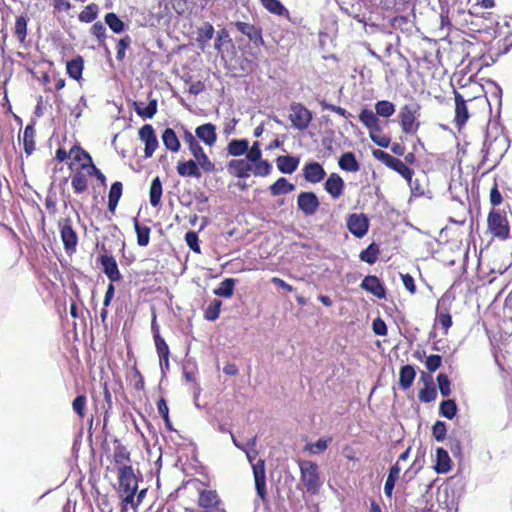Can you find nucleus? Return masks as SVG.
<instances>
[{"instance_id": "obj_39", "label": "nucleus", "mask_w": 512, "mask_h": 512, "mask_svg": "<svg viewBox=\"0 0 512 512\" xmlns=\"http://www.w3.org/2000/svg\"><path fill=\"white\" fill-rule=\"evenodd\" d=\"M380 254L379 245L375 242L370 243L364 250H362L359 254V258L361 261L373 265Z\"/></svg>"}, {"instance_id": "obj_64", "label": "nucleus", "mask_w": 512, "mask_h": 512, "mask_svg": "<svg viewBox=\"0 0 512 512\" xmlns=\"http://www.w3.org/2000/svg\"><path fill=\"white\" fill-rule=\"evenodd\" d=\"M442 364V356L438 354L429 355L426 358L425 366L428 371L435 372Z\"/></svg>"}, {"instance_id": "obj_44", "label": "nucleus", "mask_w": 512, "mask_h": 512, "mask_svg": "<svg viewBox=\"0 0 512 512\" xmlns=\"http://www.w3.org/2000/svg\"><path fill=\"white\" fill-rule=\"evenodd\" d=\"M457 412L458 407L454 399H446L440 403L439 414L442 417L452 420L457 415Z\"/></svg>"}, {"instance_id": "obj_46", "label": "nucleus", "mask_w": 512, "mask_h": 512, "mask_svg": "<svg viewBox=\"0 0 512 512\" xmlns=\"http://www.w3.org/2000/svg\"><path fill=\"white\" fill-rule=\"evenodd\" d=\"M98 13L99 6L96 3H90L80 12L78 19L83 23H91L98 17Z\"/></svg>"}, {"instance_id": "obj_5", "label": "nucleus", "mask_w": 512, "mask_h": 512, "mask_svg": "<svg viewBox=\"0 0 512 512\" xmlns=\"http://www.w3.org/2000/svg\"><path fill=\"white\" fill-rule=\"evenodd\" d=\"M230 27L246 36L253 47L259 48L265 45L261 26L244 21H234L230 23Z\"/></svg>"}, {"instance_id": "obj_61", "label": "nucleus", "mask_w": 512, "mask_h": 512, "mask_svg": "<svg viewBox=\"0 0 512 512\" xmlns=\"http://www.w3.org/2000/svg\"><path fill=\"white\" fill-rule=\"evenodd\" d=\"M369 136L371 140L379 147L387 148L390 145V137L382 134V131H372L369 133Z\"/></svg>"}, {"instance_id": "obj_17", "label": "nucleus", "mask_w": 512, "mask_h": 512, "mask_svg": "<svg viewBox=\"0 0 512 512\" xmlns=\"http://www.w3.org/2000/svg\"><path fill=\"white\" fill-rule=\"evenodd\" d=\"M303 176L309 183H319L325 178L326 172L320 163L312 161L305 164Z\"/></svg>"}, {"instance_id": "obj_13", "label": "nucleus", "mask_w": 512, "mask_h": 512, "mask_svg": "<svg viewBox=\"0 0 512 512\" xmlns=\"http://www.w3.org/2000/svg\"><path fill=\"white\" fill-rule=\"evenodd\" d=\"M253 475L255 481V490L262 500H266V472H265V462L262 459H259L255 464L252 465Z\"/></svg>"}, {"instance_id": "obj_60", "label": "nucleus", "mask_w": 512, "mask_h": 512, "mask_svg": "<svg viewBox=\"0 0 512 512\" xmlns=\"http://www.w3.org/2000/svg\"><path fill=\"white\" fill-rule=\"evenodd\" d=\"M114 461L116 464H123L124 462L130 461V453L127 448L118 443L114 449Z\"/></svg>"}, {"instance_id": "obj_47", "label": "nucleus", "mask_w": 512, "mask_h": 512, "mask_svg": "<svg viewBox=\"0 0 512 512\" xmlns=\"http://www.w3.org/2000/svg\"><path fill=\"white\" fill-rule=\"evenodd\" d=\"M395 105L388 100H380L375 103V112L378 117L388 118L395 113Z\"/></svg>"}, {"instance_id": "obj_37", "label": "nucleus", "mask_w": 512, "mask_h": 512, "mask_svg": "<svg viewBox=\"0 0 512 512\" xmlns=\"http://www.w3.org/2000/svg\"><path fill=\"white\" fill-rule=\"evenodd\" d=\"M237 280L234 278H225L213 293L218 297L230 298L234 294L235 284Z\"/></svg>"}, {"instance_id": "obj_52", "label": "nucleus", "mask_w": 512, "mask_h": 512, "mask_svg": "<svg viewBox=\"0 0 512 512\" xmlns=\"http://www.w3.org/2000/svg\"><path fill=\"white\" fill-rule=\"evenodd\" d=\"M152 330L155 331V324L152 323ZM154 342L159 358L169 356L170 350L164 338L158 332H154Z\"/></svg>"}, {"instance_id": "obj_14", "label": "nucleus", "mask_w": 512, "mask_h": 512, "mask_svg": "<svg viewBox=\"0 0 512 512\" xmlns=\"http://www.w3.org/2000/svg\"><path fill=\"white\" fill-rule=\"evenodd\" d=\"M102 266L104 274L111 283L119 282L122 280V275L119 271L118 264L112 255H100L98 258Z\"/></svg>"}, {"instance_id": "obj_7", "label": "nucleus", "mask_w": 512, "mask_h": 512, "mask_svg": "<svg viewBox=\"0 0 512 512\" xmlns=\"http://www.w3.org/2000/svg\"><path fill=\"white\" fill-rule=\"evenodd\" d=\"M419 109L417 104H406L399 112L401 127L404 133L414 134L420 123L416 121V113Z\"/></svg>"}, {"instance_id": "obj_51", "label": "nucleus", "mask_w": 512, "mask_h": 512, "mask_svg": "<svg viewBox=\"0 0 512 512\" xmlns=\"http://www.w3.org/2000/svg\"><path fill=\"white\" fill-rule=\"evenodd\" d=\"M461 434L462 431L453 430L448 436L449 447L454 456L461 455L462 453Z\"/></svg>"}, {"instance_id": "obj_25", "label": "nucleus", "mask_w": 512, "mask_h": 512, "mask_svg": "<svg viewBox=\"0 0 512 512\" xmlns=\"http://www.w3.org/2000/svg\"><path fill=\"white\" fill-rule=\"evenodd\" d=\"M88 174L85 170H82L81 166L74 172L71 177V186L74 193L82 194L88 188Z\"/></svg>"}, {"instance_id": "obj_20", "label": "nucleus", "mask_w": 512, "mask_h": 512, "mask_svg": "<svg viewBox=\"0 0 512 512\" xmlns=\"http://www.w3.org/2000/svg\"><path fill=\"white\" fill-rule=\"evenodd\" d=\"M344 186L343 179L337 173L330 174L324 183V189L333 199H338L343 194Z\"/></svg>"}, {"instance_id": "obj_30", "label": "nucleus", "mask_w": 512, "mask_h": 512, "mask_svg": "<svg viewBox=\"0 0 512 512\" xmlns=\"http://www.w3.org/2000/svg\"><path fill=\"white\" fill-rule=\"evenodd\" d=\"M161 138L166 149L171 152H178L180 150L181 143L174 129L170 127L165 128Z\"/></svg>"}, {"instance_id": "obj_32", "label": "nucleus", "mask_w": 512, "mask_h": 512, "mask_svg": "<svg viewBox=\"0 0 512 512\" xmlns=\"http://www.w3.org/2000/svg\"><path fill=\"white\" fill-rule=\"evenodd\" d=\"M248 147L249 141L247 139H232L228 143L226 150L229 156L239 157L248 152Z\"/></svg>"}, {"instance_id": "obj_3", "label": "nucleus", "mask_w": 512, "mask_h": 512, "mask_svg": "<svg viewBox=\"0 0 512 512\" xmlns=\"http://www.w3.org/2000/svg\"><path fill=\"white\" fill-rule=\"evenodd\" d=\"M488 229L497 238L506 240L510 237V227L505 212L491 209L487 218Z\"/></svg>"}, {"instance_id": "obj_31", "label": "nucleus", "mask_w": 512, "mask_h": 512, "mask_svg": "<svg viewBox=\"0 0 512 512\" xmlns=\"http://www.w3.org/2000/svg\"><path fill=\"white\" fill-rule=\"evenodd\" d=\"M338 165L342 170L347 172H357L360 169V164L357 161L355 154L351 151L344 152L340 156Z\"/></svg>"}, {"instance_id": "obj_1", "label": "nucleus", "mask_w": 512, "mask_h": 512, "mask_svg": "<svg viewBox=\"0 0 512 512\" xmlns=\"http://www.w3.org/2000/svg\"><path fill=\"white\" fill-rule=\"evenodd\" d=\"M299 468L301 473L300 479L305 486L306 491L312 495L318 494L322 482L317 463L309 460H302L299 462Z\"/></svg>"}, {"instance_id": "obj_6", "label": "nucleus", "mask_w": 512, "mask_h": 512, "mask_svg": "<svg viewBox=\"0 0 512 512\" xmlns=\"http://www.w3.org/2000/svg\"><path fill=\"white\" fill-rule=\"evenodd\" d=\"M59 227L64 250L68 255H71L76 251V246L78 243V236L76 231L72 227L71 219L65 218L60 220Z\"/></svg>"}, {"instance_id": "obj_33", "label": "nucleus", "mask_w": 512, "mask_h": 512, "mask_svg": "<svg viewBox=\"0 0 512 512\" xmlns=\"http://www.w3.org/2000/svg\"><path fill=\"white\" fill-rule=\"evenodd\" d=\"M429 377V381L425 383L424 388L419 391L418 398L421 402L430 403L437 397V390L432 382V378L425 373L422 374V379L425 381Z\"/></svg>"}, {"instance_id": "obj_50", "label": "nucleus", "mask_w": 512, "mask_h": 512, "mask_svg": "<svg viewBox=\"0 0 512 512\" xmlns=\"http://www.w3.org/2000/svg\"><path fill=\"white\" fill-rule=\"evenodd\" d=\"M436 319L438 323L445 329V332L452 326V316L447 308H443L441 303H438L437 306V316Z\"/></svg>"}, {"instance_id": "obj_42", "label": "nucleus", "mask_w": 512, "mask_h": 512, "mask_svg": "<svg viewBox=\"0 0 512 512\" xmlns=\"http://www.w3.org/2000/svg\"><path fill=\"white\" fill-rule=\"evenodd\" d=\"M104 22L116 34H120L126 29L124 21L114 12H108L104 16Z\"/></svg>"}, {"instance_id": "obj_22", "label": "nucleus", "mask_w": 512, "mask_h": 512, "mask_svg": "<svg viewBox=\"0 0 512 512\" xmlns=\"http://www.w3.org/2000/svg\"><path fill=\"white\" fill-rule=\"evenodd\" d=\"M300 163V159L293 155H281L276 158V166L283 174L294 173Z\"/></svg>"}, {"instance_id": "obj_15", "label": "nucleus", "mask_w": 512, "mask_h": 512, "mask_svg": "<svg viewBox=\"0 0 512 512\" xmlns=\"http://www.w3.org/2000/svg\"><path fill=\"white\" fill-rule=\"evenodd\" d=\"M360 287L379 299L386 298V288L383 282L375 275H367L362 280Z\"/></svg>"}, {"instance_id": "obj_59", "label": "nucleus", "mask_w": 512, "mask_h": 512, "mask_svg": "<svg viewBox=\"0 0 512 512\" xmlns=\"http://www.w3.org/2000/svg\"><path fill=\"white\" fill-rule=\"evenodd\" d=\"M432 435L437 442L444 441L447 435V427L445 422L437 420L432 426Z\"/></svg>"}, {"instance_id": "obj_49", "label": "nucleus", "mask_w": 512, "mask_h": 512, "mask_svg": "<svg viewBox=\"0 0 512 512\" xmlns=\"http://www.w3.org/2000/svg\"><path fill=\"white\" fill-rule=\"evenodd\" d=\"M221 306L222 301L217 298H214L205 309V319L212 322L216 321L219 318Z\"/></svg>"}, {"instance_id": "obj_29", "label": "nucleus", "mask_w": 512, "mask_h": 512, "mask_svg": "<svg viewBox=\"0 0 512 512\" xmlns=\"http://www.w3.org/2000/svg\"><path fill=\"white\" fill-rule=\"evenodd\" d=\"M416 377V370L413 365L406 364L399 371V385L403 390L409 389Z\"/></svg>"}, {"instance_id": "obj_16", "label": "nucleus", "mask_w": 512, "mask_h": 512, "mask_svg": "<svg viewBox=\"0 0 512 512\" xmlns=\"http://www.w3.org/2000/svg\"><path fill=\"white\" fill-rule=\"evenodd\" d=\"M227 170L237 178H248L253 170V166L246 158L233 159L228 162Z\"/></svg>"}, {"instance_id": "obj_35", "label": "nucleus", "mask_w": 512, "mask_h": 512, "mask_svg": "<svg viewBox=\"0 0 512 512\" xmlns=\"http://www.w3.org/2000/svg\"><path fill=\"white\" fill-rule=\"evenodd\" d=\"M163 193L162 182L157 176L151 181L149 190V201L152 207H158L161 203V197Z\"/></svg>"}, {"instance_id": "obj_24", "label": "nucleus", "mask_w": 512, "mask_h": 512, "mask_svg": "<svg viewBox=\"0 0 512 512\" xmlns=\"http://www.w3.org/2000/svg\"><path fill=\"white\" fill-rule=\"evenodd\" d=\"M133 108L138 116L143 119H151L157 113V100L151 99L148 104L141 101H134Z\"/></svg>"}, {"instance_id": "obj_57", "label": "nucleus", "mask_w": 512, "mask_h": 512, "mask_svg": "<svg viewBox=\"0 0 512 512\" xmlns=\"http://www.w3.org/2000/svg\"><path fill=\"white\" fill-rule=\"evenodd\" d=\"M131 42H132V39L129 35H125L124 37H122L118 40L117 46H116V49H117L116 59L118 61L124 60L125 55H126V50H127V48L130 47Z\"/></svg>"}, {"instance_id": "obj_11", "label": "nucleus", "mask_w": 512, "mask_h": 512, "mask_svg": "<svg viewBox=\"0 0 512 512\" xmlns=\"http://www.w3.org/2000/svg\"><path fill=\"white\" fill-rule=\"evenodd\" d=\"M198 504L206 512H226L225 509L220 508L221 499L215 490H202L199 493Z\"/></svg>"}, {"instance_id": "obj_27", "label": "nucleus", "mask_w": 512, "mask_h": 512, "mask_svg": "<svg viewBox=\"0 0 512 512\" xmlns=\"http://www.w3.org/2000/svg\"><path fill=\"white\" fill-rule=\"evenodd\" d=\"M434 469L438 474H444L450 471L451 469V459L447 452L442 447L436 449V462L434 465Z\"/></svg>"}, {"instance_id": "obj_38", "label": "nucleus", "mask_w": 512, "mask_h": 512, "mask_svg": "<svg viewBox=\"0 0 512 512\" xmlns=\"http://www.w3.org/2000/svg\"><path fill=\"white\" fill-rule=\"evenodd\" d=\"M214 32L215 30L213 25L208 22L204 23L203 26L198 28L196 40L201 49H204L209 41L213 38Z\"/></svg>"}, {"instance_id": "obj_48", "label": "nucleus", "mask_w": 512, "mask_h": 512, "mask_svg": "<svg viewBox=\"0 0 512 512\" xmlns=\"http://www.w3.org/2000/svg\"><path fill=\"white\" fill-rule=\"evenodd\" d=\"M90 32L92 35H94L97 38L99 46L104 47L106 52L109 53L110 51L105 43V39H106L105 25L101 21H97L92 25Z\"/></svg>"}, {"instance_id": "obj_54", "label": "nucleus", "mask_w": 512, "mask_h": 512, "mask_svg": "<svg viewBox=\"0 0 512 512\" xmlns=\"http://www.w3.org/2000/svg\"><path fill=\"white\" fill-rule=\"evenodd\" d=\"M70 154L73 155L74 161L82 162L81 164H91L93 162L90 154L79 146L72 147Z\"/></svg>"}, {"instance_id": "obj_2", "label": "nucleus", "mask_w": 512, "mask_h": 512, "mask_svg": "<svg viewBox=\"0 0 512 512\" xmlns=\"http://www.w3.org/2000/svg\"><path fill=\"white\" fill-rule=\"evenodd\" d=\"M373 156L385 166L400 174L409 183L410 187L413 188L412 178L414 171L405 162L380 149L373 150Z\"/></svg>"}, {"instance_id": "obj_18", "label": "nucleus", "mask_w": 512, "mask_h": 512, "mask_svg": "<svg viewBox=\"0 0 512 512\" xmlns=\"http://www.w3.org/2000/svg\"><path fill=\"white\" fill-rule=\"evenodd\" d=\"M454 93H455V119H454V122H455L456 126L460 129L466 124L470 115L468 112L466 101L463 98V96L457 91H455Z\"/></svg>"}, {"instance_id": "obj_53", "label": "nucleus", "mask_w": 512, "mask_h": 512, "mask_svg": "<svg viewBox=\"0 0 512 512\" xmlns=\"http://www.w3.org/2000/svg\"><path fill=\"white\" fill-rule=\"evenodd\" d=\"M194 158L200 168V171L203 170L206 173H213L216 171L215 164L209 159L204 151Z\"/></svg>"}, {"instance_id": "obj_40", "label": "nucleus", "mask_w": 512, "mask_h": 512, "mask_svg": "<svg viewBox=\"0 0 512 512\" xmlns=\"http://www.w3.org/2000/svg\"><path fill=\"white\" fill-rule=\"evenodd\" d=\"M35 129L32 124H28L23 131L22 141L25 153L29 156L35 150Z\"/></svg>"}, {"instance_id": "obj_8", "label": "nucleus", "mask_w": 512, "mask_h": 512, "mask_svg": "<svg viewBox=\"0 0 512 512\" xmlns=\"http://www.w3.org/2000/svg\"><path fill=\"white\" fill-rule=\"evenodd\" d=\"M297 207L305 216H312L319 209L320 201L314 192L303 191L297 196Z\"/></svg>"}, {"instance_id": "obj_19", "label": "nucleus", "mask_w": 512, "mask_h": 512, "mask_svg": "<svg viewBox=\"0 0 512 512\" xmlns=\"http://www.w3.org/2000/svg\"><path fill=\"white\" fill-rule=\"evenodd\" d=\"M195 136L207 146H213L217 141L216 126L212 123L202 124L195 129Z\"/></svg>"}, {"instance_id": "obj_45", "label": "nucleus", "mask_w": 512, "mask_h": 512, "mask_svg": "<svg viewBox=\"0 0 512 512\" xmlns=\"http://www.w3.org/2000/svg\"><path fill=\"white\" fill-rule=\"evenodd\" d=\"M183 138L185 143L188 145L189 151L193 157H197V155L204 151L199 141L197 140V137L193 135L189 130L184 129Z\"/></svg>"}, {"instance_id": "obj_34", "label": "nucleus", "mask_w": 512, "mask_h": 512, "mask_svg": "<svg viewBox=\"0 0 512 512\" xmlns=\"http://www.w3.org/2000/svg\"><path fill=\"white\" fill-rule=\"evenodd\" d=\"M83 69L84 60L80 55L72 58L66 64L67 74L74 80H79L82 77Z\"/></svg>"}, {"instance_id": "obj_26", "label": "nucleus", "mask_w": 512, "mask_h": 512, "mask_svg": "<svg viewBox=\"0 0 512 512\" xmlns=\"http://www.w3.org/2000/svg\"><path fill=\"white\" fill-rule=\"evenodd\" d=\"M400 472L401 466L398 464V462L393 464L389 469L388 476L384 484V493L388 498H392L396 482L400 476Z\"/></svg>"}, {"instance_id": "obj_10", "label": "nucleus", "mask_w": 512, "mask_h": 512, "mask_svg": "<svg viewBox=\"0 0 512 512\" xmlns=\"http://www.w3.org/2000/svg\"><path fill=\"white\" fill-rule=\"evenodd\" d=\"M347 228L356 238H362L369 230V219L363 213L350 214L347 219Z\"/></svg>"}, {"instance_id": "obj_9", "label": "nucleus", "mask_w": 512, "mask_h": 512, "mask_svg": "<svg viewBox=\"0 0 512 512\" xmlns=\"http://www.w3.org/2000/svg\"><path fill=\"white\" fill-rule=\"evenodd\" d=\"M139 138L145 144L144 157L146 159L152 157L159 143L152 125L145 124L139 129Z\"/></svg>"}, {"instance_id": "obj_58", "label": "nucleus", "mask_w": 512, "mask_h": 512, "mask_svg": "<svg viewBox=\"0 0 512 512\" xmlns=\"http://www.w3.org/2000/svg\"><path fill=\"white\" fill-rule=\"evenodd\" d=\"M81 168L82 170H85L89 176L95 177L103 186H106L105 175L95 166L93 162L91 164H81Z\"/></svg>"}, {"instance_id": "obj_62", "label": "nucleus", "mask_w": 512, "mask_h": 512, "mask_svg": "<svg viewBox=\"0 0 512 512\" xmlns=\"http://www.w3.org/2000/svg\"><path fill=\"white\" fill-rule=\"evenodd\" d=\"M187 246L195 253H200L199 237L195 231H188L185 234Z\"/></svg>"}, {"instance_id": "obj_12", "label": "nucleus", "mask_w": 512, "mask_h": 512, "mask_svg": "<svg viewBox=\"0 0 512 512\" xmlns=\"http://www.w3.org/2000/svg\"><path fill=\"white\" fill-rule=\"evenodd\" d=\"M138 483L131 466L123 465L119 468L120 492H137Z\"/></svg>"}, {"instance_id": "obj_23", "label": "nucleus", "mask_w": 512, "mask_h": 512, "mask_svg": "<svg viewBox=\"0 0 512 512\" xmlns=\"http://www.w3.org/2000/svg\"><path fill=\"white\" fill-rule=\"evenodd\" d=\"M358 117L360 122L369 130V133L375 130L382 131L378 115L371 109L363 108Z\"/></svg>"}, {"instance_id": "obj_28", "label": "nucleus", "mask_w": 512, "mask_h": 512, "mask_svg": "<svg viewBox=\"0 0 512 512\" xmlns=\"http://www.w3.org/2000/svg\"><path fill=\"white\" fill-rule=\"evenodd\" d=\"M295 189L296 186L293 183H290L285 177L278 178L269 187L270 194L274 197L289 194Z\"/></svg>"}, {"instance_id": "obj_55", "label": "nucleus", "mask_w": 512, "mask_h": 512, "mask_svg": "<svg viewBox=\"0 0 512 512\" xmlns=\"http://www.w3.org/2000/svg\"><path fill=\"white\" fill-rule=\"evenodd\" d=\"M253 163L255 164V166L253 167L252 171L255 176L265 177L271 173L272 165L269 161L260 159Z\"/></svg>"}, {"instance_id": "obj_56", "label": "nucleus", "mask_w": 512, "mask_h": 512, "mask_svg": "<svg viewBox=\"0 0 512 512\" xmlns=\"http://www.w3.org/2000/svg\"><path fill=\"white\" fill-rule=\"evenodd\" d=\"M437 383L440 393L443 397H448L451 394V381L447 374L439 373L437 375Z\"/></svg>"}, {"instance_id": "obj_41", "label": "nucleus", "mask_w": 512, "mask_h": 512, "mask_svg": "<svg viewBox=\"0 0 512 512\" xmlns=\"http://www.w3.org/2000/svg\"><path fill=\"white\" fill-rule=\"evenodd\" d=\"M134 229L137 235V244L141 247H145L150 241V227L139 223L137 218L133 219Z\"/></svg>"}, {"instance_id": "obj_36", "label": "nucleus", "mask_w": 512, "mask_h": 512, "mask_svg": "<svg viewBox=\"0 0 512 512\" xmlns=\"http://www.w3.org/2000/svg\"><path fill=\"white\" fill-rule=\"evenodd\" d=\"M260 2L270 13L289 19L290 13L280 0H260Z\"/></svg>"}, {"instance_id": "obj_43", "label": "nucleus", "mask_w": 512, "mask_h": 512, "mask_svg": "<svg viewBox=\"0 0 512 512\" xmlns=\"http://www.w3.org/2000/svg\"><path fill=\"white\" fill-rule=\"evenodd\" d=\"M28 17L25 14L16 17L14 35L20 43H24L27 37Z\"/></svg>"}, {"instance_id": "obj_4", "label": "nucleus", "mask_w": 512, "mask_h": 512, "mask_svg": "<svg viewBox=\"0 0 512 512\" xmlns=\"http://www.w3.org/2000/svg\"><path fill=\"white\" fill-rule=\"evenodd\" d=\"M289 120L292 123V127L299 130H306L312 119L313 113L307 107H305L302 103L292 102L289 106Z\"/></svg>"}, {"instance_id": "obj_21", "label": "nucleus", "mask_w": 512, "mask_h": 512, "mask_svg": "<svg viewBox=\"0 0 512 512\" xmlns=\"http://www.w3.org/2000/svg\"><path fill=\"white\" fill-rule=\"evenodd\" d=\"M176 170L177 173L182 177H193L196 179H200L202 177V173L195 158L189 159L187 161H178Z\"/></svg>"}, {"instance_id": "obj_63", "label": "nucleus", "mask_w": 512, "mask_h": 512, "mask_svg": "<svg viewBox=\"0 0 512 512\" xmlns=\"http://www.w3.org/2000/svg\"><path fill=\"white\" fill-rule=\"evenodd\" d=\"M246 159L253 163L262 159V151L260 149V143L258 141L254 142L251 147H248V152L245 153Z\"/></svg>"}]
</instances>
